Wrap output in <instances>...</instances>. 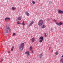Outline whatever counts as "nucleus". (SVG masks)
<instances>
[{
	"instance_id": "obj_16",
	"label": "nucleus",
	"mask_w": 63,
	"mask_h": 63,
	"mask_svg": "<svg viewBox=\"0 0 63 63\" xmlns=\"http://www.w3.org/2000/svg\"><path fill=\"white\" fill-rule=\"evenodd\" d=\"M12 10H15L16 9V8L13 7L12 8Z\"/></svg>"
},
{
	"instance_id": "obj_32",
	"label": "nucleus",
	"mask_w": 63,
	"mask_h": 63,
	"mask_svg": "<svg viewBox=\"0 0 63 63\" xmlns=\"http://www.w3.org/2000/svg\"><path fill=\"white\" fill-rule=\"evenodd\" d=\"M32 53H33V51H32Z\"/></svg>"
},
{
	"instance_id": "obj_14",
	"label": "nucleus",
	"mask_w": 63,
	"mask_h": 63,
	"mask_svg": "<svg viewBox=\"0 0 63 63\" xmlns=\"http://www.w3.org/2000/svg\"><path fill=\"white\" fill-rule=\"evenodd\" d=\"M33 48L32 47H30V50L31 51H32V49Z\"/></svg>"
},
{
	"instance_id": "obj_17",
	"label": "nucleus",
	"mask_w": 63,
	"mask_h": 63,
	"mask_svg": "<svg viewBox=\"0 0 63 63\" xmlns=\"http://www.w3.org/2000/svg\"><path fill=\"white\" fill-rule=\"evenodd\" d=\"M56 24H57V25H59V26L60 25L59 24V23H58L56 22Z\"/></svg>"
},
{
	"instance_id": "obj_1",
	"label": "nucleus",
	"mask_w": 63,
	"mask_h": 63,
	"mask_svg": "<svg viewBox=\"0 0 63 63\" xmlns=\"http://www.w3.org/2000/svg\"><path fill=\"white\" fill-rule=\"evenodd\" d=\"M24 43H23L20 44V46L19 47V48L21 50H23V48H24Z\"/></svg>"
},
{
	"instance_id": "obj_25",
	"label": "nucleus",
	"mask_w": 63,
	"mask_h": 63,
	"mask_svg": "<svg viewBox=\"0 0 63 63\" xmlns=\"http://www.w3.org/2000/svg\"><path fill=\"white\" fill-rule=\"evenodd\" d=\"M11 51H13V49L12 48H11Z\"/></svg>"
},
{
	"instance_id": "obj_18",
	"label": "nucleus",
	"mask_w": 63,
	"mask_h": 63,
	"mask_svg": "<svg viewBox=\"0 0 63 63\" xmlns=\"http://www.w3.org/2000/svg\"><path fill=\"white\" fill-rule=\"evenodd\" d=\"M61 60L62 63H63V58L62 59H61Z\"/></svg>"
},
{
	"instance_id": "obj_12",
	"label": "nucleus",
	"mask_w": 63,
	"mask_h": 63,
	"mask_svg": "<svg viewBox=\"0 0 63 63\" xmlns=\"http://www.w3.org/2000/svg\"><path fill=\"white\" fill-rule=\"evenodd\" d=\"M43 56V54L41 53L39 55L40 58H42V56Z\"/></svg>"
},
{
	"instance_id": "obj_22",
	"label": "nucleus",
	"mask_w": 63,
	"mask_h": 63,
	"mask_svg": "<svg viewBox=\"0 0 63 63\" xmlns=\"http://www.w3.org/2000/svg\"><path fill=\"white\" fill-rule=\"evenodd\" d=\"M3 59H1V61H0L1 62H2V61H3Z\"/></svg>"
},
{
	"instance_id": "obj_9",
	"label": "nucleus",
	"mask_w": 63,
	"mask_h": 63,
	"mask_svg": "<svg viewBox=\"0 0 63 63\" xmlns=\"http://www.w3.org/2000/svg\"><path fill=\"white\" fill-rule=\"evenodd\" d=\"M32 42V43H34V42H35V38H33L31 40Z\"/></svg>"
},
{
	"instance_id": "obj_7",
	"label": "nucleus",
	"mask_w": 63,
	"mask_h": 63,
	"mask_svg": "<svg viewBox=\"0 0 63 63\" xmlns=\"http://www.w3.org/2000/svg\"><path fill=\"white\" fill-rule=\"evenodd\" d=\"M58 12L59 14H63V11L60 10H58Z\"/></svg>"
},
{
	"instance_id": "obj_8",
	"label": "nucleus",
	"mask_w": 63,
	"mask_h": 63,
	"mask_svg": "<svg viewBox=\"0 0 63 63\" xmlns=\"http://www.w3.org/2000/svg\"><path fill=\"white\" fill-rule=\"evenodd\" d=\"M25 54H27L28 56H29V51H27L25 53Z\"/></svg>"
},
{
	"instance_id": "obj_34",
	"label": "nucleus",
	"mask_w": 63,
	"mask_h": 63,
	"mask_svg": "<svg viewBox=\"0 0 63 63\" xmlns=\"http://www.w3.org/2000/svg\"><path fill=\"white\" fill-rule=\"evenodd\" d=\"M53 50H52V51H51L52 52H53Z\"/></svg>"
},
{
	"instance_id": "obj_27",
	"label": "nucleus",
	"mask_w": 63,
	"mask_h": 63,
	"mask_svg": "<svg viewBox=\"0 0 63 63\" xmlns=\"http://www.w3.org/2000/svg\"><path fill=\"white\" fill-rule=\"evenodd\" d=\"M10 31H11V28H10Z\"/></svg>"
},
{
	"instance_id": "obj_31",
	"label": "nucleus",
	"mask_w": 63,
	"mask_h": 63,
	"mask_svg": "<svg viewBox=\"0 0 63 63\" xmlns=\"http://www.w3.org/2000/svg\"><path fill=\"white\" fill-rule=\"evenodd\" d=\"M49 49H50V47H49Z\"/></svg>"
},
{
	"instance_id": "obj_33",
	"label": "nucleus",
	"mask_w": 63,
	"mask_h": 63,
	"mask_svg": "<svg viewBox=\"0 0 63 63\" xmlns=\"http://www.w3.org/2000/svg\"><path fill=\"white\" fill-rule=\"evenodd\" d=\"M8 53H10V51H8Z\"/></svg>"
},
{
	"instance_id": "obj_13",
	"label": "nucleus",
	"mask_w": 63,
	"mask_h": 63,
	"mask_svg": "<svg viewBox=\"0 0 63 63\" xmlns=\"http://www.w3.org/2000/svg\"><path fill=\"white\" fill-rule=\"evenodd\" d=\"M42 28H46V25H43L42 26Z\"/></svg>"
},
{
	"instance_id": "obj_20",
	"label": "nucleus",
	"mask_w": 63,
	"mask_h": 63,
	"mask_svg": "<svg viewBox=\"0 0 63 63\" xmlns=\"http://www.w3.org/2000/svg\"><path fill=\"white\" fill-rule=\"evenodd\" d=\"M63 24V23L61 22H60L59 23V24L61 25H62V24Z\"/></svg>"
},
{
	"instance_id": "obj_29",
	"label": "nucleus",
	"mask_w": 63,
	"mask_h": 63,
	"mask_svg": "<svg viewBox=\"0 0 63 63\" xmlns=\"http://www.w3.org/2000/svg\"><path fill=\"white\" fill-rule=\"evenodd\" d=\"M52 30H53L51 28V31H52Z\"/></svg>"
},
{
	"instance_id": "obj_15",
	"label": "nucleus",
	"mask_w": 63,
	"mask_h": 63,
	"mask_svg": "<svg viewBox=\"0 0 63 63\" xmlns=\"http://www.w3.org/2000/svg\"><path fill=\"white\" fill-rule=\"evenodd\" d=\"M58 53H59V52L58 51H57L55 53V54L56 55H58Z\"/></svg>"
},
{
	"instance_id": "obj_30",
	"label": "nucleus",
	"mask_w": 63,
	"mask_h": 63,
	"mask_svg": "<svg viewBox=\"0 0 63 63\" xmlns=\"http://www.w3.org/2000/svg\"><path fill=\"white\" fill-rule=\"evenodd\" d=\"M54 21H56V20H55V19H54Z\"/></svg>"
},
{
	"instance_id": "obj_3",
	"label": "nucleus",
	"mask_w": 63,
	"mask_h": 63,
	"mask_svg": "<svg viewBox=\"0 0 63 63\" xmlns=\"http://www.w3.org/2000/svg\"><path fill=\"white\" fill-rule=\"evenodd\" d=\"M39 42H40V43H42V41H43V37H41L39 38Z\"/></svg>"
},
{
	"instance_id": "obj_26",
	"label": "nucleus",
	"mask_w": 63,
	"mask_h": 63,
	"mask_svg": "<svg viewBox=\"0 0 63 63\" xmlns=\"http://www.w3.org/2000/svg\"><path fill=\"white\" fill-rule=\"evenodd\" d=\"M15 35V33H14L13 34V36Z\"/></svg>"
},
{
	"instance_id": "obj_11",
	"label": "nucleus",
	"mask_w": 63,
	"mask_h": 63,
	"mask_svg": "<svg viewBox=\"0 0 63 63\" xmlns=\"http://www.w3.org/2000/svg\"><path fill=\"white\" fill-rule=\"evenodd\" d=\"M33 23H34V21H32L30 23V24L29 25V26H30L31 25H32V24H33Z\"/></svg>"
},
{
	"instance_id": "obj_28",
	"label": "nucleus",
	"mask_w": 63,
	"mask_h": 63,
	"mask_svg": "<svg viewBox=\"0 0 63 63\" xmlns=\"http://www.w3.org/2000/svg\"><path fill=\"white\" fill-rule=\"evenodd\" d=\"M14 47L13 46L12 47V48H13V49H14Z\"/></svg>"
},
{
	"instance_id": "obj_4",
	"label": "nucleus",
	"mask_w": 63,
	"mask_h": 63,
	"mask_svg": "<svg viewBox=\"0 0 63 63\" xmlns=\"http://www.w3.org/2000/svg\"><path fill=\"white\" fill-rule=\"evenodd\" d=\"M10 27V26H9V25H8L7 27V28L6 29V33H7L8 32V31L9 29V28Z\"/></svg>"
},
{
	"instance_id": "obj_2",
	"label": "nucleus",
	"mask_w": 63,
	"mask_h": 63,
	"mask_svg": "<svg viewBox=\"0 0 63 63\" xmlns=\"http://www.w3.org/2000/svg\"><path fill=\"white\" fill-rule=\"evenodd\" d=\"M44 21L42 20H40L38 23V25L39 26H41L43 24Z\"/></svg>"
},
{
	"instance_id": "obj_5",
	"label": "nucleus",
	"mask_w": 63,
	"mask_h": 63,
	"mask_svg": "<svg viewBox=\"0 0 63 63\" xmlns=\"http://www.w3.org/2000/svg\"><path fill=\"white\" fill-rule=\"evenodd\" d=\"M5 21H7L8 20H10V18L6 17L5 18Z\"/></svg>"
},
{
	"instance_id": "obj_21",
	"label": "nucleus",
	"mask_w": 63,
	"mask_h": 63,
	"mask_svg": "<svg viewBox=\"0 0 63 63\" xmlns=\"http://www.w3.org/2000/svg\"><path fill=\"white\" fill-rule=\"evenodd\" d=\"M32 3L33 4H35V2L34 1H32Z\"/></svg>"
},
{
	"instance_id": "obj_10",
	"label": "nucleus",
	"mask_w": 63,
	"mask_h": 63,
	"mask_svg": "<svg viewBox=\"0 0 63 63\" xmlns=\"http://www.w3.org/2000/svg\"><path fill=\"white\" fill-rule=\"evenodd\" d=\"M26 14V15L27 16H30V14L29 13H28L27 12H25Z\"/></svg>"
},
{
	"instance_id": "obj_6",
	"label": "nucleus",
	"mask_w": 63,
	"mask_h": 63,
	"mask_svg": "<svg viewBox=\"0 0 63 63\" xmlns=\"http://www.w3.org/2000/svg\"><path fill=\"white\" fill-rule=\"evenodd\" d=\"M22 18L21 17L19 16L18 17L17 19H16L17 21L18 20H21Z\"/></svg>"
},
{
	"instance_id": "obj_24",
	"label": "nucleus",
	"mask_w": 63,
	"mask_h": 63,
	"mask_svg": "<svg viewBox=\"0 0 63 63\" xmlns=\"http://www.w3.org/2000/svg\"><path fill=\"white\" fill-rule=\"evenodd\" d=\"M17 24H20V23L19 22V21L17 22Z\"/></svg>"
},
{
	"instance_id": "obj_19",
	"label": "nucleus",
	"mask_w": 63,
	"mask_h": 63,
	"mask_svg": "<svg viewBox=\"0 0 63 63\" xmlns=\"http://www.w3.org/2000/svg\"><path fill=\"white\" fill-rule=\"evenodd\" d=\"M22 25H25V24H24V21H23V22H22L21 23Z\"/></svg>"
},
{
	"instance_id": "obj_23",
	"label": "nucleus",
	"mask_w": 63,
	"mask_h": 63,
	"mask_svg": "<svg viewBox=\"0 0 63 63\" xmlns=\"http://www.w3.org/2000/svg\"><path fill=\"white\" fill-rule=\"evenodd\" d=\"M45 37H46L47 36V34H46V33H45Z\"/></svg>"
}]
</instances>
